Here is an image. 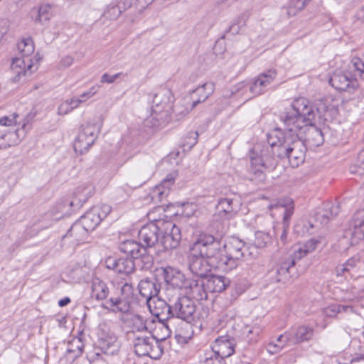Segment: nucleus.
Wrapping results in <instances>:
<instances>
[{
    "label": "nucleus",
    "instance_id": "ea45409f",
    "mask_svg": "<svg viewBox=\"0 0 364 364\" xmlns=\"http://www.w3.org/2000/svg\"><path fill=\"white\" fill-rule=\"evenodd\" d=\"M124 11L119 1L114 0L107 5L106 10L103 13V16L110 20H115Z\"/></svg>",
    "mask_w": 364,
    "mask_h": 364
},
{
    "label": "nucleus",
    "instance_id": "a18cd8bd",
    "mask_svg": "<svg viewBox=\"0 0 364 364\" xmlns=\"http://www.w3.org/2000/svg\"><path fill=\"white\" fill-rule=\"evenodd\" d=\"M198 133L196 131L188 132L182 139L181 146L184 151L191 150L197 143Z\"/></svg>",
    "mask_w": 364,
    "mask_h": 364
},
{
    "label": "nucleus",
    "instance_id": "f257e3e1",
    "mask_svg": "<svg viewBox=\"0 0 364 364\" xmlns=\"http://www.w3.org/2000/svg\"><path fill=\"white\" fill-rule=\"evenodd\" d=\"M315 116V107L306 98L299 97L285 109L280 119L287 131L293 132L310 147H317L323 143L324 138L313 123Z\"/></svg>",
    "mask_w": 364,
    "mask_h": 364
},
{
    "label": "nucleus",
    "instance_id": "7c9ffc66",
    "mask_svg": "<svg viewBox=\"0 0 364 364\" xmlns=\"http://www.w3.org/2000/svg\"><path fill=\"white\" fill-rule=\"evenodd\" d=\"M230 280L223 276L211 275L207 277L205 287L210 292H222L229 285Z\"/></svg>",
    "mask_w": 364,
    "mask_h": 364
},
{
    "label": "nucleus",
    "instance_id": "b1692460",
    "mask_svg": "<svg viewBox=\"0 0 364 364\" xmlns=\"http://www.w3.org/2000/svg\"><path fill=\"white\" fill-rule=\"evenodd\" d=\"M235 340L229 336H220L215 340L212 350L223 359L235 352Z\"/></svg>",
    "mask_w": 364,
    "mask_h": 364
},
{
    "label": "nucleus",
    "instance_id": "680f3d73",
    "mask_svg": "<svg viewBox=\"0 0 364 364\" xmlns=\"http://www.w3.org/2000/svg\"><path fill=\"white\" fill-rule=\"evenodd\" d=\"M256 242L257 245L259 247H264L267 242L269 240V237L268 235L262 233V232H258L257 234V238H256Z\"/></svg>",
    "mask_w": 364,
    "mask_h": 364
},
{
    "label": "nucleus",
    "instance_id": "473e14b6",
    "mask_svg": "<svg viewBox=\"0 0 364 364\" xmlns=\"http://www.w3.org/2000/svg\"><path fill=\"white\" fill-rule=\"evenodd\" d=\"M321 243V240L317 238H311L304 244L299 245L294 251V254L291 256L294 260L301 259L304 256L316 250L318 245Z\"/></svg>",
    "mask_w": 364,
    "mask_h": 364
},
{
    "label": "nucleus",
    "instance_id": "0eeeda50",
    "mask_svg": "<svg viewBox=\"0 0 364 364\" xmlns=\"http://www.w3.org/2000/svg\"><path fill=\"white\" fill-rule=\"evenodd\" d=\"M102 122V116L97 115L81 125L73 144L75 152L83 154L90 149L101 131Z\"/></svg>",
    "mask_w": 364,
    "mask_h": 364
},
{
    "label": "nucleus",
    "instance_id": "774afa93",
    "mask_svg": "<svg viewBox=\"0 0 364 364\" xmlns=\"http://www.w3.org/2000/svg\"><path fill=\"white\" fill-rule=\"evenodd\" d=\"M356 166L359 169L364 171V149L358 155Z\"/></svg>",
    "mask_w": 364,
    "mask_h": 364
},
{
    "label": "nucleus",
    "instance_id": "37998d69",
    "mask_svg": "<svg viewBox=\"0 0 364 364\" xmlns=\"http://www.w3.org/2000/svg\"><path fill=\"white\" fill-rule=\"evenodd\" d=\"M280 208L283 209V221L284 226L288 225L289 220L294 213L293 200L290 198L284 199L279 203Z\"/></svg>",
    "mask_w": 364,
    "mask_h": 364
},
{
    "label": "nucleus",
    "instance_id": "e433bc0d",
    "mask_svg": "<svg viewBox=\"0 0 364 364\" xmlns=\"http://www.w3.org/2000/svg\"><path fill=\"white\" fill-rule=\"evenodd\" d=\"M19 142L20 139L17 131L7 133L0 131V149L16 145Z\"/></svg>",
    "mask_w": 364,
    "mask_h": 364
},
{
    "label": "nucleus",
    "instance_id": "c756f323",
    "mask_svg": "<svg viewBox=\"0 0 364 364\" xmlns=\"http://www.w3.org/2000/svg\"><path fill=\"white\" fill-rule=\"evenodd\" d=\"M90 231L79 221H76L65 235V238H73V242L79 244L84 242Z\"/></svg>",
    "mask_w": 364,
    "mask_h": 364
},
{
    "label": "nucleus",
    "instance_id": "69168bd1",
    "mask_svg": "<svg viewBox=\"0 0 364 364\" xmlns=\"http://www.w3.org/2000/svg\"><path fill=\"white\" fill-rule=\"evenodd\" d=\"M335 271H336V274L338 277H346V274L350 273L349 272V269H347L346 266L344 264L338 265L336 267Z\"/></svg>",
    "mask_w": 364,
    "mask_h": 364
},
{
    "label": "nucleus",
    "instance_id": "09e8293b",
    "mask_svg": "<svg viewBox=\"0 0 364 364\" xmlns=\"http://www.w3.org/2000/svg\"><path fill=\"white\" fill-rule=\"evenodd\" d=\"M223 359L213 350H208L204 354V358L200 361L201 364H223Z\"/></svg>",
    "mask_w": 364,
    "mask_h": 364
},
{
    "label": "nucleus",
    "instance_id": "79ce46f5",
    "mask_svg": "<svg viewBox=\"0 0 364 364\" xmlns=\"http://www.w3.org/2000/svg\"><path fill=\"white\" fill-rule=\"evenodd\" d=\"M119 342L115 336H110L109 338L105 339L102 343V349L105 354H115L119 351Z\"/></svg>",
    "mask_w": 364,
    "mask_h": 364
},
{
    "label": "nucleus",
    "instance_id": "8fccbe9b",
    "mask_svg": "<svg viewBox=\"0 0 364 364\" xmlns=\"http://www.w3.org/2000/svg\"><path fill=\"white\" fill-rule=\"evenodd\" d=\"M350 65V68H354V70L357 73L356 75H358L361 79H364L363 60L360 58L354 57L351 59Z\"/></svg>",
    "mask_w": 364,
    "mask_h": 364
},
{
    "label": "nucleus",
    "instance_id": "2eb2a0df",
    "mask_svg": "<svg viewBox=\"0 0 364 364\" xmlns=\"http://www.w3.org/2000/svg\"><path fill=\"white\" fill-rule=\"evenodd\" d=\"M277 75V70L270 69L250 80L249 87H247L250 91L249 97H256L264 93L267 90V87L274 80Z\"/></svg>",
    "mask_w": 364,
    "mask_h": 364
},
{
    "label": "nucleus",
    "instance_id": "1a4fd4ad",
    "mask_svg": "<svg viewBox=\"0 0 364 364\" xmlns=\"http://www.w3.org/2000/svg\"><path fill=\"white\" fill-rule=\"evenodd\" d=\"M135 353L139 357L149 356L157 360L164 353V346L151 334L134 337L131 339Z\"/></svg>",
    "mask_w": 364,
    "mask_h": 364
},
{
    "label": "nucleus",
    "instance_id": "aec40b11",
    "mask_svg": "<svg viewBox=\"0 0 364 364\" xmlns=\"http://www.w3.org/2000/svg\"><path fill=\"white\" fill-rule=\"evenodd\" d=\"M329 83L335 89L353 92L358 86L355 78L350 77L342 71H336L330 77Z\"/></svg>",
    "mask_w": 364,
    "mask_h": 364
},
{
    "label": "nucleus",
    "instance_id": "49530a36",
    "mask_svg": "<svg viewBox=\"0 0 364 364\" xmlns=\"http://www.w3.org/2000/svg\"><path fill=\"white\" fill-rule=\"evenodd\" d=\"M23 58L21 57H15L12 58L11 63V70L14 73L15 76L11 78V80L15 82L21 78V75L23 73Z\"/></svg>",
    "mask_w": 364,
    "mask_h": 364
},
{
    "label": "nucleus",
    "instance_id": "7ed1b4c3",
    "mask_svg": "<svg viewBox=\"0 0 364 364\" xmlns=\"http://www.w3.org/2000/svg\"><path fill=\"white\" fill-rule=\"evenodd\" d=\"M207 236L208 245L212 246L208 253L209 252L210 255L213 265H216L218 270L222 272H229L235 269L243 257L245 242L238 237H232L226 244L221 246L213 235L207 234Z\"/></svg>",
    "mask_w": 364,
    "mask_h": 364
},
{
    "label": "nucleus",
    "instance_id": "864d4df0",
    "mask_svg": "<svg viewBox=\"0 0 364 364\" xmlns=\"http://www.w3.org/2000/svg\"><path fill=\"white\" fill-rule=\"evenodd\" d=\"M18 117V114L13 113L9 116H4L0 118V124L2 126H12L16 124V119Z\"/></svg>",
    "mask_w": 364,
    "mask_h": 364
},
{
    "label": "nucleus",
    "instance_id": "9b49d317",
    "mask_svg": "<svg viewBox=\"0 0 364 364\" xmlns=\"http://www.w3.org/2000/svg\"><path fill=\"white\" fill-rule=\"evenodd\" d=\"M196 306L195 301L188 296L178 297L172 304L171 318L174 317L186 321V326L193 320Z\"/></svg>",
    "mask_w": 364,
    "mask_h": 364
},
{
    "label": "nucleus",
    "instance_id": "f3484780",
    "mask_svg": "<svg viewBox=\"0 0 364 364\" xmlns=\"http://www.w3.org/2000/svg\"><path fill=\"white\" fill-rule=\"evenodd\" d=\"M213 83L206 82L203 84L201 86H199L196 90H193V102L190 107H186L184 110H180L179 106L177 105L174 107L173 111L176 114H179L183 116L186 115L198 104L204 102L213 93Z\"/></svg>",
    "mask_w": 364,
    "mask_h": 364
},
{
    "label": "nucleus",
    "instance_id": "bb28decb",
    "mask_svg": "<svg viewBox=\"0 0 364 364\" xmlns=\"http://www.w3.org/2000/svg\"><path fill=\"white\" fill-rule=\"evenodd\" d=\"M95 192V187L91 183H86L76 188L70 206L81 207Z\"/></svg>",
    "mask_w": 364,
    "mask_h": 364
},
{
    "label": "nucleus",
    "instance_id": "dca6fc26",
    "mask_svg": "<svg viewBox=\"0 0 364 364\" xmlns=\"http://www.w3.org/2000/svg\"><path fill=\"white\" fill-rule=\"evenodd\" d=\"M155 320L152 318H146L139 314H135L131 319V329L127 332L129 340L134 337L143 336V334H151L152 325Z\"/></svg>",
    "mask_w": 364,
    "mask_h": 364
},
{
    "label": "nucleus",
    "instance_id": "f03ea898",
    "mask_svg": "<svg viewBox=\"0 0 364 364\" xmlns=\"http://www.w3.org/2000/svg\"><path fill=\"white\" fill-rule=\"evenodd\" d=\"M90 297L97 301H103L102 307L113 313H126L129 310V302L124 294H130L132 287L124 283L119 287H116L113 283L95 278L91 283Z\"/></svg>",
    "mask_w": 364,
    "mask_h": 364
},
{
    "label": "nucleus",
    "instance_id": "603ef678",
    "mask_svg": "<svg viewBox=\"0 0 364 364\" xmlns=\"http://www.w3.org/2000/svg\"><path fill=\"white\" fill-rule=\"evenodd\" d=\"M154 167H149L148 168H141L137 173V176L141 177L140 185L144 183L147 180L150 178L154 173Z\"/></svg>",
    "mask_w": 364,
    "mask_h": 364
},
{
    "label": "nucleus",
    "instance_id": "2f4dec72",
    "mask_svg": "<svg viewBox=\"0 0 364 364\" xmlns=\"http://www.w3.org/2000/svg\"><path fill=\"white\" fill-rule=\"evenodd\" d=\"M29 15L35 23H44L52 16L51 6L48 4H41L38 8L33 9Z\"/></svg>",
    "mask_w": 364,
    "mask_h": 364
},
{
    "label": "nucleus",
    "instance_id": "20e7f679",
    "mask_svg": "<svg viewBox=\"0 0 364 364\" xmlns=\"http://www.w3.org/2000/svg\"><path fill=\"white\" fill-rule=\"evenodd\" d=\"M277 137L279 133L275 131L269 135L267 143H257L250 151L251 165L255 168V173L260 178L264 176L262 168L273 170L277 166L278 159H280L278 157Z\"/></svg>",
    "mask_w": 364,
    "mask_h": 364
},
{
    "label": "nucleus",
    "instance_id": "f704fd0d",
    "mask_svg": "<svg viewBox=\"0 0 364 364\" xmlns=\"http://www.w3.org/2000/svg\"><path fill=\"white\" fill-rule=\"evenodd\" d=\"M171 321L172 318H167L166 320L160 318L155 324V335L153 336L161 344L171 334V330L169 326V323Z\"/></svg>",
    "mask_w": 364,
    "mask_h": 364
},
{
    "label": "nucleus",
    "instance_id": "4d7b16f0",
    "mask_svg": "<svg viewBox=\"0 0 364 364\" xmlns=\"http://www.w3.org/2000/svg\"><path fill=\"white\" fill-rule=\"evenodd\" d=\"M246 18L244 15L239 17L237 23L232 24L230 26L229 31L232 34H237L239 33L240 28L241 26H245Z\"/></svg>",
    "mask_w": 364,
    "mask_h": 364
},
{
    "label": "nucleus",
    "instance_id": "6ab92c4d",
    "mask_svg": "<svg viewBox=\"0 0 364 364\" xmlns=\"http://www.w3.org/2000/svg\"><path fill=\"white\" fill-rule=\"evenodd\" d=\"M177 175L176 172L168 173L160 184L156 185L151 191L149 195L154 203H160L168 196L171 187L175 183Z\"/></svg>",
    "mask_w": 364,
    "mask_h": 364
},
{
    "label": "nucleus",
    "instance_id": "cd10ccee",
    "mask_svg": "<svg viewBox=\"0 0 364 364\" xmlns=\"http://www.w3.org/2000/svg\"><path fill=\"white\" fill-rule=\"evenodd\" d=\"M138 288L140 295L145 299L146 302L156 296L160 291L159 284L148 278L141 279Z\"/></svg>",
    "mask_w": 364,
    "mask_h": 364
},
{
    "label": "nucleus",
    "instance_id": "39448f33",
    "mask_svg": "<svg viewBox=\"0 0 364 364\" xmlns=\"http://www.w3.org/2000/svg\"><path fill=\"white\" fill-rule=\"evenodd\" d=\"M278 157L287 158L292 167H298L304 161L306 154V144L293 132L287 131L284 127V132H279Z\"/></svg>",
    "mask_w": 364,
    "mask_h": 364
},
{
    "label": "nucleus",
    "instance_id": "c03bdc74",
    "mask_svg": "<svg viewBox=\"0 0 364 364\" xmlns=\"http://www.w3.org/2000/svg\"><path fill=\"white\" fill-rule=\"evenodd\" d=\"M311 0H290L287 8V12L289 16H296L305 7Z\"/></svg>",
    "mask_w": 364,
    "mask_h": 364
},
{
    "label": "nucleus",
    "instance_id": "f8f14e48",
    "mask_svg": "<svg viewBox=\"0 0 364 364\" xmlns=\"http://www.w3.org/2000/svg\"><path fill=\"white\" fill-rule=\"evenodd\" d=\"M162 220L154 221L144 225L139 231L138 238L142 247L148 248L159 244V232L162 230Z\"/></svg>",
    "mask_w": 364,
    "mask_h": 364
},
{
    "label": "nucleus",
    "instance_id": "de8ad7c7",
    "mask_svg": "<svg viewBox=\"0 0 364 364\" xmlns=\"http://www.w3.org/2000/svg\"><path fill=\"white\" fill-rule=\"evenodd\" d=\"M247 87H249V80L240 82L235 85L232 93L243 97L245 100L252 99L253 97H248L250 91Z\"/></svg>",
    "mask_w": 364,
    "mask_h": 364
},
{
    "label": "nucleus",
    "instance_id": "58836bf2",
    "mask_svg": "<svg viewBox=\"0 0 364 364\" xmlns=\"http://www.w3.org/2000/svg\"><path fill=\"white\" fill-rule=\"evenodd\" d=\"M354 312V308L352 305H341L333 304L328 306L323 309V314L328 317H335L338 314L346 313L351 314Z\"/></svg>",
    "mask_w": 364,
    "mask_h": 364
},
{
    "label": "nucleus",
    "instance_id": "4be33fe9",
    "mask_svg": "<svg viewBox=\"0 0 364 364\" xmlns=\"http://www.w3.org/2000/svg\"><path fill=\"white\" fill-rule=\"evenodd\" d=\"M204 278H191L185 281L183 287L188 289V293L197 301L205 300L208 298V289Z\"/></svg>",
    "mask_w": 364,
    "mask_h": 364
},
{
    "label": "nucleus",
    "instance_id": "393cba45",
    "mask_svg": "<svg viewBox=\"0 0 364 364\" xmlns=\"http://www.w3.org/2000/svg\"><path fill=\"white\" fill-rule=\"evenodd\" d=\"M106 267L119 274H129L134 269L135 262L131 258H119L109 257L105 260Z\"/></svg>",
    "mask_w": 364,
    "mask_h": 364
},
{
    "label": "nucleus",
    "instance_id": "6e6d98bb",
    "mask_svg": "<svg viewBox=\"0 0 364 364\" xmlns=\"http://www.w3.org/2000/svg\"><path fill=\"white\" fill-rule=\"evenodd\" d=\"M284 347V344H277L271 341L265 346V349L270 355H274L279 353Z\"/></svg>",
    "mask_w": 364,
    "mask_h": 364
},
{
    "label": "nucleus",
    "instance_id": "ddd939ff",
    "mask_svg": "<svg viewBox=\"0 0 364 364\" xmlns=\"http://www.w3.org/2000/svg\"><path fill=\"white\" fill-rule=\"evenodd\" d=\"M111 212L109 205H95L78 220L90 232L94 230Z\"/></svg>",
    "mask_w": 364,
    "mask_h": 364
},
{
    "label": "nucleus",
    "instance_id": "052dcab7",
    "mask_svg": "<svg viewBox=\"0 0 364 364\" xmlns=\"http://www.w3.org/2000/svg\"><path fill=\"white\" fill-rule=\"evenodd\" d=\"M73 110L72 105L69 103V100H66L61 103L58 107V114L60 115H65L68 114Z\"/></svg>",
    "mask_w": 364,
    "mask_h": 364
},
{
    "label": "nucleus",
    "instance_id": "5fc2aeb1",
    "mask_svg": "<svg viewBox=\"0 0 364 364\" xmlns=\"http://www.w3.org/2000/svg\"><path fill=\"white\" fill-rule=\"evenodd\" d=\"M39 58H34V59H29V63H28L26 69L24 68V76L27 75L28 73L29 75L32 74L33 72L38 70V61Z\"/></svg>",
    "mask_w": 364,
    "mask_h": 364
},
{
    "label": "nucleus",
    "instance_id": "e2e57ef3",
    "mask_svg": "<svg viewBox=\"0 0 364 364\" xmlns=\"http://www.w3.org/2000/svg\"><path fill=\"white\" fill-rule=\"evenodd\" d=\"M360 262V258L358 256H353L350 258L348 261H346L344 264L346 266L347 269H349L350 272L353 269L357 266V264Z\"/></svg>",
    "mask_w": 364,
    "mask_h": 364
},
{
    "label": "nucleus",
    "instance_id": "6e6552de",
    "mask_svg": "<svg viewBox=\"0 0 364 364\" xmlns=\"http://www.w3.org/2000/svg\"><path fill=\"white\" fill-rule=\"evenodd\" d=\"M172 94L167 88L160 89L152 100L151 114L145 120L146 126L158 127L168 119Z\"/></svg>",
    "mask_w": 364,
    "mask_h": 364
},
{
    "label": "nucleus",
    "instance_id": "c85d7f7f",
    "mask_svg": "<svg viewBox=\"0 0 364 364\" xmlns=\"http://www.w3.org/2000/svg\"><path fill=\"white\" fill-rule=\"evenodd\" d=\"M339 212V207L338 205L332 203L324 204L323 208L318 211L314 216L316 223L320 225H326L328 221L336 216Z\"/></svg>",
    "mask_w": 364,
    "mask_h": 364
},
{
    "label": "nucleus",
    "instance_id": "bf43d9fd",
    "mask_svg": "<svg viewBox=\"0 0 364 364\" xmlns=\"http://www.w3.org/2000/svg\"><path fill=\"white\" fill-rule=\"evenodd\" d=\"M33 41L31 38H24V56L29 55L34 52Z\"/></svg>",
    "mask_w": 364,
    "mask_h": 364
},
{
    "label": "nucleus",
    "instance_id": "9d476101",
    "mask_svg": "<svg viewBox=\"0 0 364 364\" xmlns=\"http://www.w3.org/2000/svg\"><path fill=\"white\" fill-rule=\"evenodd\" d=\"M296 261L291 256L284 258L267 273L268 279L272 283L289 284L294 276Z\"/></svg>",
    "mask_w": 364,
    "mask_h": 364
},
{
    "label": "nucleus",
    "instance_id": "4c0bfd02",
    "mask_svg": "<svg viewBox=\"0 0 364 364\" xmlns=\"http://www.w3.org/2000/svg\"><path fill=\"white\" fill-rule=\"evenodd\" d=\"M83 348L84 345L80 338H73L68 343V348L66 350V356L68 359L73 360L82 355Z\"/></svg>",
    "mask_w": 364,
    "mask_h": 364
},
{
    "label": "nucleus",
    "instance_id": "c9c22d12",
    "mask_svg": "<svg viewBox=\"0 0 364 364\" xmlns=\"http://www.w3.org/2000/svg\"><path fill=\"white\" fill-rule=\"evenodd\" d=\"M142 247L139 242H136L133 240H127L122 242L119 245V250L130 256L133 259L139 257V252L141 250Z\"/></svg>",
    "mask_w": 364,
    "mask_h": 364
},
{
    "label": "nucleus",
    "instance_id": "a878e982",
    "mask_svg": "<svg viewBox=\"0 0 364 364\" xmlns=\"http://www.w3.org/2000/svg\"><path fill=\"white\" fill-rule=\"evenodd\" d=\"M314 335V329L306 326H300L289 330L287 336L291 344H298L310 341Z\"/></svg>",
    "mask_w": 364,
    "mask_h": 364
},
{
    "label": "nucleus",
    "instance_id": "5701e85b",
    "mask_svg": "<svg viewBox=\"0 0 364 364\" xmlns=\"http://www.w3.org/2000/svg\"><path fill=\"white\" fill-rule=\"evenodd\" d=\"M147 306L152 315L157 317L159 320L171 318L172 304H168L158 295L146 302Z\"/></svg>",
    "mask_w": 364,
    "mask_h": 364
},
{
    "label": "nucleus",
    "instance_id": "13d9d810",
    "mask_svg": "<svg viewBox=\"0 0 364 364\" xmlns=\"http://www.w3.org/2000/svg\"><path fill=\"white\" fill-rule=\"evenodd\" d=\"M127 76V74H124L123 73H118L117 74H114L113 75H110L108 73H104L101 77V82L102 83H112L114 82L117 78H119L120 76Z\"/></svg>",
    "mask_w": 364,
    "mask_h": 364
},
{
    "label": "nucleus",
    "instance_id": "3c124183",
    "mask_svg": "<svg viewBox=\"0 0 364 364\" xmlns=\"http://www.w3.org/2000/svg\"><path fill=\"white\" fill-rule=\"evenodd\" d=\"M364 296V291L358 289L355 286L352 288L350 293L346 294L344 296V299L349 301H353L358 300L360 298Z\"/></svg>",
    "mask_w": 364,
    "mask_h": 364
},
{
    "label": "nucleus",
    "instance_id": "a211bd4d",
    "mask_svg": "<svg viewBox=\"0 0 364 364\" xmlns=\"http://www.w3.org/2000/svg\"><path fill=\"white\" fill-rule=\"evenodd\" d=\"M240 201L237 198H220L216 205V214L221 218L229 220L239 211Z\"/></svg>",
    "mask_w": 364,
    "mask_h": 364
},
{
    "label": "nucleus",
    "instance_id": "4468645a",
    "mask_svg": "<svg viewBox=\"0 0 364 364\" xmlns=\"http://www.w3.org/2000/svg\"><path fill=\"white\" fill-rule=\"evenodd\" d=\"M162 225V237L159 243L164 250L176 248L181 241V234L180 228L171 221L160 222Z\"/></svg>",
    "mask_w": 364,
    "mask_h": 364
},
{
    "label": "nucleus",
    "instance_id": "72a5a7b5",
    "mask_svg": "<svg viewBox=\"0 0 364 364\" xmlns=\"http://www.w3.org/2000/svg\"><path fill=\"white\" fill-rule=\"evenodd\" d=\"M350 226L353 230L350 229V234L353 236L362 238L364 235V208L357 211L352 219Z\"/></svg>",
    "mask_w": 364,
    "mask_h": 364
},
{
    "label": "nucleus",
    "instance_id": "a19ab883",
    "mask_svg": "<svg viewBox=\"0 0 364 364\" xmlns=\"http://www.w3.org/2000/svg\"><path fill=\"white\" fill-rule=\"evenodd\" d=\"M139 255L138 257L134 259L135 264L141 265L142 269H150L154 263V258L147 252L146 248L142 247Z\"/></svg>",
    "mask_w": 364,
    "mask_h": 364
},
{
    "label": "nucleus",
    "instance_id": "0e129e2a",
    "mask_svg": "<svg viewBox=\"0 0 364 364\" xmlns=\"http://www.w3.org/2000/svg\"><path fill=\"white\" fill-rule=\"evenodd\" d=\"M122 4V8L124 10H127V9L134 6L136 8L139 9V5L137 0H119Z\"/></svg>",
    "mask_w": 364,
    "mask_h": 364
},
{
    "label": "nucleus",
    "instance_id": "412c9836",
    "mask_svg": "<svg viewBox=\"0 0 364 364\" xmlns=\"http://www.w3.org/2000/svg\"><path fill=\"white\" fill-rule=\"evenodd\" d=\"M156 277L162 279L173 288H182L185 281L184 276L178 270L171 267H161L156 270Z\"/></svg>",
    "mask_w": 364,
    "mask_h": 364
},
{
    "label": "nucleus",
    "instance_id": "338daca9",
    "mask_svg": "<svg viewBox=\"0 0 364 364\" xmlns=\"http://www.w3.org/2000/svg\"><path fill=\"white\" fill-rule=\"evenodd\" d=\"M74 62V59L73 57L70 55H66L63 57L60 62V66L63 68H68Z\"/></svg>",
    "mask_w": 364,
    "mask_h": 364
},
{
    "label": "nucleus",
    "instance_id": "423d86ee",
    "mask_svg": "<svg viewBox=\"0 0 364 364\" xmlns=\"http://www.w3.org/2000/svg\"><path fill=\"white\" fill-rule=\"evenodd\" d=\"M212 246L208 245L207 234H200L193 245V252L189 257V269L197 278H205L212 268L218 270L212 263L208 251Z\"/></svg>",
    "mask_w": 364,
    "mask_h": 364
}]
</instances>
